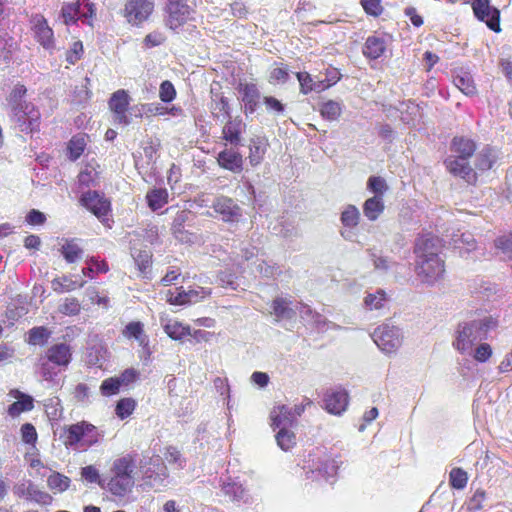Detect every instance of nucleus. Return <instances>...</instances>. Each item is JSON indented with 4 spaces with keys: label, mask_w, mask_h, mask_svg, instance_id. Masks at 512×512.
<instances>
[{
    "label": "nucleus",
    "mask_w": 512,
    "mask_h": 512,
    "mask_svg": "<svg viewBox=\"0 0 512 512\" xmlns=\"http://www.w3.org/2000/svg\"><path fill=\"white\" fill-rule=\"evenodd\" d=\"M442 241L431 234L419 236L414 245L415 274L421 283L433 286L443 279L445 262L440 256Z\"/></svg>",
    "instance_id": "obj_1"
},
{
    "label": "nucleus",
    "mask_w": 512,
    "mask_h": 512,
    "mask_svg": "<svg viewBox=\"0 0 512 512\" xmlns=\"http://www.w3.org/2000/svg\"><path fill=\"white\" fill-rule=\"evenodd\" d=\"M167 478V467L159 455H150V452L130 454V488H159Z\"/></svg>",
    "instance_id": "obj_2"
},
{
    "label": "nucleus",
    "mask_w": 512,
    "mask_h": 512,
    "mask_svg": "<svg viewBox=\"0 0 512 512\" xmlns=\"http://www.w3.org/2000/svg\"><path fill=\"white\" fill-rule=\"evenodd\" d=\"M476 151L474 140L465 136H455L450 143V155L444 160L447 171L468 184H475L477 173L470 165V158Z\"/></svg>",
    "instance_id": "obj_3"
},
{
    "label": "nucleus",
    "mask_w": 512,
    "mask_h": 512,
    "mask_svg": "<svg viewBox=\"0 0 512 512\" xmlns=\"http://www.w3.org/2000/svg\"><path fill=\"white\" fill-rule=\"evenodd\" d=\"M497 325V320L491 316L459 323L455 331L454 348L462 354L470 352L472 347L477 342L486 339L488 333Z\"/></svg>",
    "instance_id": "obj_4"
},
{
    "label": "nucleus",
    "mask_w": 512,
    "mask_h": 512,
    "mask_svg": "<svg viewBox=\"0 0 512 512\" xmlns=\"http://www.w3.org/2000/svg\"><path fill=\"white\" fill-rule=\"evenodd\" d=\"M102 436L98 427L88 421L82 420L64 426L60 434V439L66 448L86 450L96 445Z\"/></svg>",
    "instance_id": "obj_5"
},
{
    "label": "nucleus",
    "mask_w": 512,
    "mask_h": 512,
    "mask_svg": "<svg viewBox=\"0 0 512 512\" xmlns=\"http://www.w3.org/2000/svg\"><path fill=\"white\" fill-rule=\"evenodd\" d=\"M133 339L137 343V353L140 362L137 368L130 367V384L141 379H145L150 373V364L152 362V347L150 345L149 336L144 330V325L140 321L130 322V340Z\"/></svg>",
    "instance_id": "obj_6"
},
{
    "label": "nucleus",
    "mask_w": 512,
    "mask_h": 512,
    "mask_svg": "<svg viewBox=\"0 0 512 512\" xmlns=\"http://www.w3.org/2000/svg\"><path fill=\"white\" fill-rule=\"evenodd\" d=\"M306 479L312 481L325 480L333 483L338 470V463L335 459L317 449L310 453L303 466Z\"/></svg>",
    "instance_id": "obj_7"
},
{
    "label": "nucleus",
    "mask_w": 512,
    "mask_h": 512,
    "mask_svg": "<svg viewBox=\"0 0 512 512\" xmlns=\"http://www.w3.org/2000/svg\"><path fill=\"white\" fill-rule=\"evenodd\" d=\"M72 347L67 343H56L51 345L45 352L43 362L40 366V373L46 381H53L57 376V372L53 371L50 363L61 369H66L72 361Z\"/></svg>",
    "instance_id": "obj_8"
},
{
    "label": "nucleus",
    "mask_w": 512,
    "mask_h": 512,
    "mask_svg": "<svg viewBox=\"0 0 512 512\" xmlns=\"http://www.w3.org/2000/svg\"><path fill=\"white\" fill-rule=\"evenodd\" d=\"M194 10L187 0H166L164 6L165 25L176 31L193 19Z\"/></svg>",
    "instance_id": "obj_9"
},
{
    "label": "nucleus",
    "mask_w": 512,
    "mask_h": 512,
    "mask_svg": "<svg viewBox=\"0 0 512 512\" xmlns=\"http://www.w3.org/2000/svg\"><path fill=\"white\" fill-rule=\"evenodd\" d=\"M12 120L17 124L21 132L26 134L40 130L41 113L32 102L23 101L21 106H15L12 111Z\"/></svg>",
    "instance_id": "obj_10"
},
{
    "label": "nucleus",
    "mask_w": 512,
    "mask_h": 512,
    "mask_svg": "<svg viewBox=\"0 0 512 512\" xmlns=\"http://www.w3.org/2000/svg\"><path fill=\"white\" fill-rule=\"evenodd\" d=\"M372 339L381 351L390 354L400 348L403 335L398 327L386 323L378 326L374 330Z\"/></svg>",
    "instance_id": "obj_11"
},
{
    "label": "nucleus",
    "mask_w": 512,
    "mask_h": 512,
    "mask_svg": "<svg viewBox=\"0 0 512 512\" xmlns=\"http://www.w3.org/2000/svg\"><path fill=\"white\" fill-rule=\"evenodd\" d=\"M95 15V5L87 0L64 3L61 8V17L67 26L76 24L79 19L91 20Z\"/></svg>",
    "instance_id": "obj_12"
},
{
    "label": "nucleus",
    "mask_w": 512,
    "mask_h": 512,
    "mask_svg": "<svg viewBox=\"0 0 512 512\" xmlns=\"http://www.w3.org/2000/svg\"><path fill=\"white\" fill-rule=\"evenodd\" d=\"M471 7L477 20L484 22L494 32L501 31L500 10L491 5L490 0H473Z\"/></svg>",
    "instance_id": "obj_13"
},
{
    "label": "nucleus",
    "mask_w": 512,
    "mask_h": 512,
    "mask_svg": "<svg viewBox=\"0 0 512 512\" xmlns=\"http://www.w3.org/2000/svg\"><path fill=\"white\" fill-rule=\"evenodd\" d=\"M80 205L89 210L98 219L104 221V217L111 211L110 201L97 191L89 190L83 193L79 199Z\"/></svg>",
    "instance_id": "obj_14"
},
{
    "label": "nucleus",
    "mask_w": 512,
    "mask_h": 512,
    "mask_svg": "<svg viewBox=\"0 0 512 512\" xmlns=\"http://www.w3.org/2000/svg\"><path fill=\"white\" fill-rule=\"evenodd\" d=\"M211 207L224 222L236 223L239 222L242 217L241 207L236 201L227 196H217L213 200Z\"/></svg>",
    "instance_id": "obj_15"
},
{
    "label": "nucleus",
    "mask_w": 512,
    "mask_h": 512,
    "mask_svg": "<svg viewBox=\"0 0 512 512\" xmlns=\"http://www.w3.org/2000/svg\"><path fill=\"white\" fill-rule=\"evenodd\" d=\"M112 471L113 476L108 483L109 491L114 495L124 496L128 490V459L122 457L115 460Z\"/></svg>",
    "instance_id": "obj_16"
},
{
    "label": "nucleus",
    "mask_w": 512,
    "mask_h": 512,
    "mask_svg": "<svg viewBox=\"0 0 512 512\" xmlns=\"http://www.w3.org/2000/svg\"><path fill=\"white\" fill-rule=\"evenodd\" d=\"M30 23L35 40L45 49L54 48V32L46 18L42 14H34L31 16Z\"/></svg>",
    "instance_id": "obj_17"
},
{
    "label": "nucleus",
    "mask_w": 512,
    "mask_h": 512,
    "mask_svg": "<svg viewBox=\"0 0 512 512\" xmlns=\"http://www.w3.org/2000/svg\"><path fill=\"white\" fill-rule=\"evenodd\" d=\"M237 90L240 94V100L244 104V113L253 114L260 102L261 94L254 83H239Z\"/></svg>",
    "instance_id": "obj_18"
},
{
    "label": "nucleus",
    "mask_w": 512,
    "mask_h": 512,
    "mask_svg": "<svg viewBox=\"0 0 512 512\" xmlns=\"http://www.w3.org/2000/svg\"><path fill=\"white\" fill-rule=\"evenodd\" d=\"M323 401L324 407L329 413L340 415L346 410L349 397L344 389H331L325 393Z\"/></svg>",
    "instance_id": "obj_19"
},
{
    "label": "nucleus",
    "mask_w": 512,
    "mask_h": 512,
    "mask_svg": "<svg viewBox=\"0 0 512 512\" xmlns=\"http://www.w3.org/2000/svg\"><path fill=\"white\" fill-rule=\"evenodd\" d=\"M154 0H130V25L140 27L154 11Z\"/></svg>",
    "instance_id": "obj_20"
},
{
    "label": "nucleus",
    "mask_w": 512,
    "mask_h": 512,
    "mask_svg": "<svg viewBox=\"0 0 512 512\" xmlns=\"http://www.w3.org/2000/svg\"><path fill=\"white\" fill-rule=\"evenodd\" d=\"M14 494L20 498H25L28 501H34L41 505H48L52 502V497L49 493L40 490L31 482L16 486L14 488Z\"/></svg>",
    "instance_id": "obj_21"
},
{
    "label": "nucleus",
    "mask_w": 512,
    "mask_h": 512,
    "mask_svg": "<svg viewBox=\"0 0 512 512\" xmlns=\"http://www.w3.org/2000/svg\"><path fill=\"white\" fill-rule=\"evenodd\" d=\"M109 108L113 113L114 122L126 123L128 110V93L124 89L114 92L109 100Z\"/></svg>",
    "instance_id": "obj_22"
},
{
    "label": "nucleus",
    "mask_w": 512,
    "mask_h": 512,
    "mask_svg": "<svg viewBox=\"0 0 512 512\" xmlns=\"http://www.w3.org/2000/svg\"><path fill=\"white\" fill-rule=\"evenodd\" d=\"M246 130V124L240 117H228L226 124L222 129L223 139L233 146L241 143V136Z\"/></svg>",
    "instance_id": "obj_23"
},
{
    "label": "nucleus",
    "mask_w": 512,
    "mask_h": 512,
    "mask_svg": "<svg viewBox=\"0 0 512 512\" xmlns=\"http://www.w3.org/2000/svg\"><path fill=\"white\" fill-rule=\"evenodd\" d=\"M221 492L234 502L248 503L250 500V496L243 485L231 478L222 481Z\"/></svg>",
    "instance_id": "obj_24"
},
{
    "label": "nucleus",
    "mask_w": 512,
    "mask_h": 512,
    "mask_svg": "<svg viewBox=\"0 0 512 512\" xmlns=\"http://www.w3.org/2000/svg\"><path fill=\"white\" fill-rule=\"evenodd\" d=\"M273 429L291 428L296 422L288 405H278L270 413Z\"/></svg>",
    "instance_id": "obj_25"
},
{
    "label": "nucleus",
    "mask_w": 512,
    "mask_h": 512,
    "mask_svg": "<svg viewBox=\"0 0 512 512\" xmlns=\"http://www.w3.org/2000/svg\"><path fill=\"white\" fill-rule=\"evenodd\" d=\"M219 165L231 172L238 173L242 170V155L233 149H225L218 154Z\"/></svg>",
    "instance_id": "obj_26"
},
{
    "label": "nucleus",
    "mask_w": 512,
    "mask_h": 512,
    "mask_svg": "<svg viewBox=\"0 0 512 512\" xmlns=\"http://www.w3.org/2000/svg\"><path fill=\"white\" fill-rule=\"evenodd\" d=\"M386 48L387 44L384 37L372 35L366 39L363 55L371 60H376L384 55Z\"/></svg>",
    "instance_id": "obj_27"
},
{
    "label": "nucleus",
    "mask_w": 512,
    "mask_h": 512,
    "mask_svg": "<svg viewBox=\"0 0 512 512\" xmlns=\"http://www.w3.org/2000/svg\"><path fill=\"white\" fill-rule=\"evenodd\" d=\"M138 277L142 279L152 278V252L150 250H139L132 255Z\"/></svg>",
    "instance_id": "obj_28"
},
{
    "label": "nucleus",
    "mask_w": 512,
    "mask_h": 512,
    "mask_svg": "<svg viewBox=\"0 0 512 512\" xmlns=\"http://www.w3.org/2000/svg\"><path fill=\"white\" fill-rule=\"evenodd\" d=\"M160 323L165 333L173 340H182L191 334V328L178 320L162 317Z\"/></svg>",
    "instance_id": "obj_29"
},
{
    "label": "nucleus",
    "mask_w": 512,
    "mask_h": 512,
    "mask_svg": "<svg viewBox=\"0 0 512 512\" xmlns=\"http://www.w3.org/2000/svg\"><path fill=\"white\" fill-rule=\"evenodd\" d=\"M453 83L466 96L472 97L477 94L473 76L466 70L456 71L453 75Z\"/></svg>",
    "instance_id": "obj_30"
},
{
    "label": "nucleus",
    "mask_w": 512,
    "mask_h": 512,
    "mask_svg": "<svg viewBox=\"0 0 512 512\" xmlns=\"http://www.w3.org/2000/svg\"><path fill=\"white\" fill-rule=\"evenodd\" d=\"M98 168L99 165L96 163H87L77 176L79 187L89 188L97 186L100 181Z\"/></svg>",
    "instance_id": "obj_31"
},
{
    "label": "nucleus",
    "mask_w": 512,
    "mask_h": 512,
    "mask_svg": "<svg viewBox=\"0 0 512 512\" xmlns=\"http://www.w3.org/2000/svg\"><path fill=\"white\" fill-rule=\"evenodd\" d=\"M298 308L300 317L307 324L312 325L319 331H324L327 329L328 322L323 315L312 310L309 306L304 304H300Z\"/></svg>",
    "instance_id": "obj_32"
},
{
    "label": "nucleus",
    "mask_w": 512,
    "mask_h": 512,
    "mask_svg": "<svg viewBox=\"0 0 512 512\" xmlns=\"http://www.w3.org/2000/svg\"><path fill=\"white\" fill-rule=\"evenodd\" d=\"M17 401L13 402L8 407V414L15 418L23 412L31 411L34 408V400L30 395L17 391Z\"/></svg>",
    "instance_id": "obj_33"
},
{
    "label": "nucleus",
    "mask_w": 512,
    "mask_h": 512,
    "mask_svg": "<svg viewBox=\"0 0 512 512\" xmlns=\"http://www.w3.org/2000/svg\"><path fill=\"white\" fill-rule=\"evenodd\" d=\"M385 208L383 198L379 195L368 198L363 204L364 216L370 221H376Z\"/></svg>",
    "instance_id": "obj_34"
},
{
    "label": "nucleus",
    "mask_w": 512,
    "mask_h": 512,
    "mask_svg": "<svg viewBox=\"0 0 512 512\" xmlns=\"http://www.w3.org/2000/svg\"><path fill=\"white\" fill-rule=\"evenodd\" d=\"M70 485L71 479L60 472L51 470V473L47 477V487L54 494L67 491Z\"/></svg>",
    "instance_id": "obj_35"
},
{
    "label": "nucleus",
    "mask_w": 512,
    "mask_h": 512,
    "mask_svg": "<svg viewBox=\"0 0 512 512\" xmlns=\"http://www.w3.org/2000/svg\"><path fill=\"white\" fill-rule=\"evenodd\" d=\"M496 160V150L489 146H486L476 154L475 167L480 171H487L492 168Z\"/></svg>",
    "instance_id": "obj_36"
},
{
    "label": "nucleus",
    "mask_w": 512,
    "mask_h": 512,
    "mask_svg": "<svg viewBox=\"0 0 512 512\" xmlns=\"http://www.w3.org/2000/svg\"><path fill=\"white\" fill-rule=\"evenodd\" d=\"M249 150V162L252 166H257L262 162L264 158L267 150V142L259 137L253 138L251 139Z\"/></svg>",
    "instance_id": "obj_37"
},
{
    "label": "nucleus",
    "mask_w": 512,
    "mask_h": 512,
    "mask_svg": "<svg viewBox=\"0 0 512 512\" xmlns=\"http://www.w3.org/2000/svg\"><path fill=\"white\" fill-rule=\"evenodd\" d=\"M148 207L152 211L161 209L168 202V192L165 188H155L146 194Z\"/></svg>",
    "instance_id": "obj_38"
},
{
    "label": "nucleus",
    "mask_w": 512,
    "mask_h": 512,
    "mask_svg": "<svg viewBox=\"0 0 512 512\" xmlns=\"http://www.w3.org/2000/svg\"><path fill=\"white\" fill-rule=\"evenodd\" d=\"M272 310L276 321L291 319L295 315L294 310L290 307V302L282 297L273 300Z\"/></svg>",
    "instance_id": "obj_39"
},
{
    "label": "nucleus",
    "mask_w": 512,
    "mask_h": 512,
    "mask_svg": "<svg viewBox=\"0 0 512 512\" xmlns=\"http://www.w3.org/2000/svg\"><path fill=\"white\" fill-rule=\"evenodd\" d=\"M86 135L77 134L74 135L68 142L67 155L71 161H76L83 153L86 148Z\"/></svg>",
    "instance_id": "obj_40"
},
{
    "label": "nucleus",
    "mask_w": 512,
    "mask_h": 512,
    "mask_svg": "<svg viewBox=\"0 0 512 512\" xmlns=\"http://www.w3.org/2000/svg\"><path fill=\"white\" fill-rule=\"evenodd\" d=\"M296 76L300 84L301 92L303 94H308L311 91L320 92L326 89L324 80L315 82L313 81L311 75L307 72H298L296 73Z\"/></svg>",
    "instance_id": "obj_41"
},
{
    "label": "nucleus",
    "mask_w": 512,
    "mask_h": 512,
    "mask_svg": "<svg viewBox=\"0 0 512 512\" xmlns=\"http://www.w3.org/2000/svg\"><path fill=\"white\" fill-rule=\"evenodd\" d=\"M453 242L455 248L459 249L461 255L470 253L476 249V240L470 232L454 235Z\"/></svg>",
    "instance_id": "obj_42"
},
{
    "label": "nucleus",
    "mask_w": 512,
    "mask_h": 512,
    "mask_svg": "<svg viewBox=\"0 0 512 512\" xmlns=\"http://www.w3.org/2000/svg\"><path fill=\"white\" fill-rule=\"evenodd\" d=\"M85 284V281L77 282L72 280L68 276L58 277L52 280V289L58 293L70 292L76 288H81Z\"/></svg>",
    "instance_id": "obj_43"
},
{
    "label": "nucleus",
    "mask_w": 512,
    "mask_h": 512,
    "mask_svg": "<svg viewBox=\"0 0 512 512\" xmlns=\"http://www.w3.org/2000/svg\"><path fill=\"white\" fill-rule=\"evenodd\" d=\"M341 223L345 228L351 229L359 224L360 212L354 205H347L341 213Z\"/></svg>",
    "instance_id": "obj_44"
},
{
    "label": "nucleus",
    "mask_w": 512,
    "mask_h": 512,
    "mask_svg": "<svg viewBox=\"0 0 512 512\" xmlns=\"http://www.w3.org/2000/svg\"><path fill=\"white\" fill-rule=\"evenodd\" d=\"M386 302L387 297L383 290H377L375 293H368L364 298V305L369 310L382 309Z\"/></svg>",
    "instance_id": "obj_45"
},
{
    "label": "nucleus",
    "mask_w": 512,
    "mask_h": 512,
    "mask_svg": "<svg viewBox=\"0 0 512 512\" xmlns=\"http://www.w3.org/2000/svg\"><path fill=\"white\" fill-rule=\"evenodd\" d=\"M61 253L68 263H74L81 258L83 250L75 240H70L62 246Z\"/></svg>",
    "instance_id": "obj_46"
},
{
    "label": "nucleus",
    "mask_w": 512,
    "mask_h": 512,
    "mask_svg": "<svg viewBox=\"0 0 512 512\" xmlns=\"http://www.w3.org/2000/svg\"><path fill=\"white\" fill-rule=\"evenodd\" d=\"M275 438L277 445L284 451L290 450L296 444V436L289 428L279 429Z\"/></svg>",
    "instance_id": "obj_47"
},
{
    "label": "nucleus",
    "mask_w": 512,
    "mask_h": 512,
    "mask_svg": "<svg viewBox=\"0 0 512 512\" xmlns=\"http://www.w3.org/2000/svg\"><path fill=\"white\" fill-rule=\"evenodd\" d=\"M81 311V303L75 297H67L58 306V312L65 316H76Z\"/></svg>",
    "instance_id": "obj_48"
},
{
    "label": "nucleus",
    "mask_w": 512,
    "mask_h": 512,
    "mask_svg": "<svg viewBox=\"0 0 512 512\" xmlns=\"http://www.w3.org/2000/svg\"><path fill=\"white\" fill-rule=\"evenodd\" d=\"M342 112L340 103L329 100L321 105L320 113L323 118L334 121L337 120Z\"/></svg>",
    "instance_id": "obj_49"
},
{
    "label": "nucleus",
    "mask_w": 512,
    "mask_h": 512,
    "mask_svg": "<svg viewBox=\"0 0 512 512\" xmlns=\"http://www.w3.org/2000/svg\"><path fill=\"white\" fill-rule=\"evenodd\" d=\"M50 331L44 326L33 327L28 332V343L31 345L44 344L50 337Z\"/></svg>",
    "instance_id": "obj_50"
},
{
    "label": "nucleus",
    "mask_w": 512,
    "mask_h": 512,
    "mask_svg": "<svg viewBox=\"0 0 512 512\" xmlns=\"http://www.w3.org/2000/svg\"><path fill=\"white\" fill-rule=\"evenodd\" d=\"M123 380L119 377H110L105 379L101 386L100 392L103 396L109 397L119 393Z\"/></svg>",
    "instance_id": "obj_51"
},
{
    "label": "nucleus",
    "mask_w": 512,
    "mask_h": 512,
    "mask_svg": "<svg viewBox=\"0 0 512 512\" xmlns=\"http://www.w3.org/2000/svg\"><path fill=\"white\" fill-rule=\"evenodd\" d=\"M27 93L26 87L17 83L7 97V102L11 107V111L15 108V106H21L23 104L22 99L25 97Z\"/></svg>",
    "instance_id": "obj_52"
},
{
    "label": "nucleus",
    "mask_w": 512,
    "mask_h": 512,
    "mask_svg": "<svg viewBox=\"0 0 512 512\" xmlns=\"http://www.w3.org/2000/svg\"><path fill=\"white\" fill-rule=\"evenodd\" d=\"M367 189L374 194L383 198L385 192L388 190V185L384 178L380 176H371L367 181Z\"/></svg>",
    "instance_id": "obj_53"
},
{
    "label": "nucleus",
    "mask_w": 512,
    "mask_h": 512,
    "mask_svg": "<svg viewBox=\"0 0 512 512\" xmlns=\"http://www.w3.org/2000/svg\"><path fill=\"white\" fill-rule=\"evenodd\" d=\"M450 485L455 489H463L467 485V473L461 468H453L449 474Z\"/></svg>",
    "instance_id": "obj_54"
},
{
    "label": "nucleus",
    "mask_w": 512,
    "mask_h": 512,
    "mask_svg": "<svg viewBox=\"0 0 512 512\" xmlns=\"http://www.w3.org/2000/svg\"><path fill=\"white\" fill-rule=\"evenodd\" d=\"M84 54V46L82 41L78 40L72 43L69 50L66 52V61L70 65L76 64Z\"/></svg>",
    "instance_id": "obj_55"
},
{
    "label": "nucleus",
    "mask_w": 512,
    "mask_h": 512,
    "mask_svg": "<svg viewBox=\"0 0 512 512\" xmlns=\"http://www.w3.org/2000/svg\"><path fill=\"white\" fill-rule=\"evenodd\" d=\"M137 237H142L144 241L154 244L158 241V226L148 223L141 231H135Z\"/></svg>",
    "instance_id": "obj_56"
},
{
    "label": "nucleus",
    "mask_w": 512,
    "mask_h": 512,
    "mask_svg": "<svg viewBox=\"0 0 512 512\" xmlns=\"http://www.w3.org/2000/svg\"><path fill=\"white\" fill-rule=\"evenodd\" d=\"M21 438L26 444L35 445L38 439L36 428L31 423H25L21 426Z\"/></svg>",
    "instance_id": "obj_57"
},
{
    "label": "nucleus",
    "mask_w": 512,
    "mask_h": 512,
    "mask_svg": "<svg viewBox=\"0 0 512 512\" xmlns=\"http://www.w3.org/2000/svg\"><path fill=\"white\" fill-rule=\"evenodd\" d=\"M159 97L161 101L166 103L171 102L175 99L176 90L170 81L166 80L161 83Z\"/></svg>",
    "instance_id": "obj_58"
},
{
    "label": "nucleus",
    "mask_w": 512,
    "mask_h": 512,
    "mask_svg": "<svg viewBox=\"0 0 512 512\" xmlns=\"http://www.w3.org/2000/svg\"><path fill=\"white\" fill-rule=\"evenodd\" d=\"M186 293L189 300L188 304H193L210 296L211 290L204 287H196L194 289H189Z\"/></svg>",
    "instance_id": "obj_59"
},
{
    "label": "nucleus",
    "mask_w": 512,
    "mask_h": 512,
    "mask_svg": "<svg viewBox=\"0 0 512 512\" xmlns=\"http://www.w3.org/2000/svg\"><path fill=\"white\" fill-rule=\"evenodd\" d=\"M165 459L169 464L176 465L177 468H183L185 459L182 457L180 451L175 447H168L165 453Z\"/></svg>",
    "instance_id": "obj_60"
},
{
    "label": "nucleus",
    "mask_w": 512,
    "mask_h": 512,
    "mask_svg": "<svg viewBox=\"0 0 512 512\" xmlns=\"http://www.w3.org/2000/svg\"><path fill=\"white\" fill-rule=\"evenodd\" d=\"M257 270L261 275L267 278L275 277L281 272L280 267L270 264L264 260L257 264Z\"/></svg>",
    "instance_id": "obj_61"
},
{
    "label": "nucleus",
    "mask_w": 512,
    "mask_h": 512,
    "mask_svg": "<svg viewBox=\"0 0 512 512\" xmlns=\"http://www.w3.org/2000/svg\"><path fill=\"white\" fill-rule=\"evenodd\" d=\"M361 5L365 12L372 16H379L383 11L381 0H361Z\"/></svg>",
    "instance_id": "obj_62"
},
{
    "label": "nucleus",
    "mask_w": 512,
    "mask_h": 512,
    "mask_svg": "<svg viewBox=\"0 0 512 512\" xmlns=\"http://www.w3.org/2000/svg\"><path fill=\"white\" fill-rule=\"evenodd\" d=\"M496 247L502 251L504 256L512 260V234L498 238Z\"/></svg>",
    "instance_id": "obj_63"
},
{
    "label": "nucleus",
    "mask_w": 512,
    "mask_h": 512,
    "mask_svg": "<svg viewBox=\"0 0 512 512\" xmlns=\"http://www.w3.org/2000/svg\"><path fill=\"white\" fill-rule=\"evenodd\" d=\"M190 215L191 212L187 210L177 212L171 227L172 233L185 229V223L188 221Z\"/></svg>",
    "instance_id": "obj_64"
}]
</instances>
